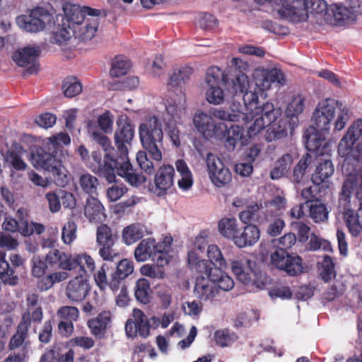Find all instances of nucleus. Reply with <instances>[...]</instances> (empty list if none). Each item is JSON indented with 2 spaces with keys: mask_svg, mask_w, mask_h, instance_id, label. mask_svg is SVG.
Segmentation results:
<instances>
[{
  "mask_svg": "<svg viewBox=\"0 0 362 362\" xmlns=\"http://www.w3.org/2000/svg\"><path fill=\"white\" fill-rule=\"evenodd\" d=\"M243 101L247 109L252 113L250 119H254L253 124L247 129L250 137L256 136L267 127L264 136L266 141L271 142L286 137L288 129H294V126L288 119H279L281 115V109L275 108L273 103L267 102L259 105V98L255 91L245 93Z\"/></svg>",
  "mask_w": 362,
  "mask_h": 362,
  "instance_id": "nucleus-1",
  "label": "nucleus"
},
{
  "mask_svg": "<svg viewBox=\"0 0 362 362\" xmlns=\"http://www.w3.org/2000/svg\"><path fill=\"white\" fill-rule=\"evenodd\" d=\"M120 160V156L115 153V148H110L106 153L93 151L90 168L109 183L115 181L116 173L125 178L132 186L139 187L146 182V177L134 168L129 160Z\"/></svg>",
  "mask_w": 362,
  "mask_h": 362,
  "instance_id": "nucleus-2",
  "label": "nucleus"
},
{
  "mask_svg": "<svg viewBox=\"0 0 362 362\" xmlns=\"http://www.w3.org/2000/svg\"><path fill=\"white\" fill-rule=\"evenodd\" d=\"M338 209L344 215L349 232L353 237L362 233V168L348 175L338 200Z\"/></svg>",
  "mask_w": 362,
  "mask_h": 362,
  "instance_id": "nucleus-3",
  "label": "nucleus"
},
{
  "mask_svg": "<svg viewBox=\"0 0 362 362\" xmlns=\"http://www.w3.org/2000/svg\"><path fill=\"white\" fill-rule=\"evenodd\" d=\"M231 62L232 66L227 74L216 66L209 67L206 71V81L209 86L222 84L232 94L235 100L238 96L243 100L245 93L251 91L248 90L250 81L247 75L249 64L239 58H233Z\"/></svg>",
  "mask_w": 362,
  "mask_h": 362,
  "instance_id": "nucleus-4",
  "label": "nucleus"
},
{
  "mask_svg": "<svg viewBox=\"0 0 362 362\" xmlns=\"http://www.w3.org/2000/svg\"><path fill=\"white\" fill-rule=\"evenodd\" d=\"M62 10L72 26L76 38L81 41L90 40L95 35L99 26L98 17L101 10L89 6H81L69 2L62 4Z\"/></svg>",
  "mask_w": 362,
  "mask_h": 362,
  "instance_id": "nucleus-5",
  "label": "nucleus"
},
{
  "mask_svg": "<svg viewBox=\"0 0 362 362\" xmlns=\"http://www.w3.org/2000/svg\"><path fill=\"white\" fill-rule=\"evenodd\" d=\"M341 103L333 98H326L321 100L317 105L313 114V120L315 128L320 132H327L331 127L337 109H339L337 119L334 123V129L340 131L349 119V110L341 108Z\"/></svg>",
  "mask_w": 362,
  "mask_h": 362,
  "instance_id": "nucleus-6",
  "label": "nucleus"
},
{
  "mask_svg": "<svg viewBox=\"0 0 362 362\" xmlns=\"http://www.w3.org/2000/svg\"><path fill=\"white\" fill-rule=\"evenodd\" d=\"M329 6L325 0H281L280 16L293 23L306 21L309 13L327 15Z\"/></svg>",
  "mask_w": 362,
  "mask_h": 362,
  "instance_id": "nucleus-7",
  "label": "nucleus"
},
{
  "mask_svg": "<svg viewBox=\"0 0 362 362\" xmlns=\"http://www.w3.org/2000/svg\"><path fill=\"white\" fill-rule=\"evenodd\" d=\"M362 135V119L353 122L346 134L343 136L338 146V153L344 158V163L351 165V172L356 170V164L362 163V143L354 144Z\"/></svg>",
  "mask_w": 362,
  "mask_h": 362,
  "instance_id": "nucleus-8",
  "label": "nucleus"
},
{
  "mask_svg": "<svg viewBox=\"0 0 362 362\" xmlns=\"http://www.w3.org/2000/svg\"><path fill=\"white\" fill-rule=\"evenodd\" d=\"M139 138L144 148L155 160H162L163 132L162 124L158 117H149L139 125Z\"/></svg>",
  "mask_w": 362,
  "mask_h": 362,
  "instance_id": "nucleus-9",
  "label": "nucleus"
},
{
  "mask_svg": "<svg viewBox=\"0 0 362 362\" xmlns=\"http://www.w3.org/2000/svg\"><path fill=\"white\" fill-rule=\"evenodd\" d=\"M30 161L34 168L51 173L56 179L57 185L64 186L68 183L66 175L61 177L62 161L57 158V153L46 144L44 146H34L30 150Z\"/></svg>",
  "mask_w": 362,
  "mask_h": 362,
  "instance_id": "nucleus-10",
  "label": "nucleus"
},
{
  "mask_svg": "<svg viewBox=\"0 0 362 362\" xmlns=\"http://www.w3.org/2000/svg\"><path fill=\"white\" fill-rule=\"evenodd\" d=\"M167 245L164 243H156L153 238L143 239L134 250V257L137 262H142L151 259L158 265L168 264Z\"/></svg>",
  "mask_w": 362,
  "mask_h": 362,
  "instance_id": "nucleus-11",
  "label": "nucleus"
},
{
  "mask_svg": "<svg viewBox=\"0 0 362 362\" xmlns=\"http://www.w3.org/2000/svg\"><path fill=\"white\" fill-rule=\"evenodd\" d=\"M117 129L114 134L115 153L120 156V160H129V148L134 138L135 130L132 121L127 116L120 117L117 121Z\"/></svg>",
  "mask_w": 362,
  "mask_h": 362,
  "instance_id": "nucleus-12",
  "label": "nucleus"
},
{
  "mask_svg": "<svg viewBox=\"0 0 362 362\" xmlns=\"http://www.w3.org/2000/svg\"><path fill=\"white\" fill-rule=\"evenodd\" d=\"M118 240L117 234L105 223H101L96 230V243L98 255L105 261L113 262L118 259L119 254L114 248Z\"/></svg>",
  "mask_w": 362,
  "mask_h": 362,
  "instance_id": "nucleus-13",
  "label": "nucleus"
},
{
  "mask_svg": "<svg viewBox=\"0 0 362 362\" xmlns=\"http://www.w3.org/2000/svg\"><path fill=\"white\" fill-rule=\"evenodd\" d=\"M31 262L32 274L37 279L36 286L40 291L49 290L54 284L63 281L68 277L66 272H57L45 275L49 267L44 259L39 257H33Z\"/></svg>",
  "mask_w": 362,
  "mask_h": 362,
  "instance_id": "nucleus-14",
  "label": "nucleus"
},
{
  "mask_svg": "<svg viewBox=\"0 0 362 362\" xmlns=\"http://www.w3.org/2000/svg\"><path fill=\"white\" fill-rule=\"evenodd\" d=\"M272 265L285 272L290 276H296L303 272V259L297 255H290L286 250L276 247L271 253Z\"/></svg>",
  "mask_w": 362,
  "mask_h": 362,
  "instance_id": "nucleus-15",
  "label": "nucleus"
},
{
  "mask_svg": "<svg viewBox=\"0 0 362 362\" xmlns=\"http://www.w3.org/2000/svg\"><path fill=\"white\" fill-rule=\"evenodd\" d=\"M206 164L209 177L216 186L221 187L228 184L232 180L230 170L225 166L223 161L216 155L209 153Z\"/></svg>",
  "mask_w": 362,
  "mask_h": 362,
  "instance_id": "nucleus-16",
  "label": "nucleus"
},
{
  "mask_svg": "<svg viewBox=\"0 0 362 362\" xmlns=\"http://www.w3.org/2000/svg\"><path fill=\"white\" fill-rule=\"evenodd\" d=\"M50 16L47 10L36 7L30 11V15H23L16 19L17 24L23 29L30 33H37L45 27V21Z\"/></svg>",
  "mask_w": 362,
  "mask_h": 362,
  "instance_id": "nucleus-17",
  "label": "nucleus"
},
{
  "mask_svg": "<svg viewBox=\"0 0 362 362\" xmlns=\"http://www.w3.org/2000/svg\"><path fill=\"white\" fill-rule=\"evenodd\" d=\"M314 127L308 129L303 135L306 149L310 152H315L317 156H322L327 153L329 144L322 136V133Z\"/></svg>",
  "mask_w": 362,
  "mask_h": 362,
  "instance_id": "nucleus-18",
  "label": "nucleus"
},
{
  "mask_svg": "<svg viewBox=\"0 0 362 362\" xmlns=\"http://www.w3.org/2000/svg\"><path fill=\"white\" fill-rule=\"evenodd\" d=\"M175 169L172 165H163L159 168L154 177L155 187L152 189L154 194L161 197L166 194L174 183Z\"/></svg>",
  "mask_w": 362,
  "mask_h": 362,
  "instance_id": "nucleus-19",
  "label": "nucleus"
},
{
  "mask_svg": "<svg viewBox=\"0 0 362 362\" xmlns=\"http://www.w3.org/2000/svg\"><path fill=\"white\" fill-rule=\"evenodd\" d=\"M218 294V289L216 283L214 282L211 278H205L204 276L197 278L194 295L200 302L212 303Z\"/></svg>",
  "mask_w": 362,
  "mask_h": 362,
  "instance_id": "nucleus-20",
  "label": "nucleus"
},
{
  "mask_svg": "<svg viewBox=\"0 0 362 362\" xmlns=\"http://www.w3.org/2000/svg\"><path fill=\"white\" fill-rule=\"evenodd\" d=\"M355 19L356 16L351 10L337 4L329 5L325 17V20L330 24L339 26L349 24Z\"/></svg>",
  "mask_w": 362,
  "mask_h": 362,
  "instance_id": "nucleus-21",
  "label": "nucleus"
},
{
  "mask_svg": "<svg viewBox=\"0 0 362 362\" xmlns=\"http://www.w3.org/2000/svg\"><path fill=\"white\" fill-rule=\"evenodd\" d=\"M112 313L110 310H104L87 322L90 333L96 338L102 339L108 328L111 327Z\"/></svg>",
  "mask_w": 362,
  "mask_h": 362,
  "instance_id": "nucleus-22",
  "label": "nucleus"
},
{
  "mask_svg": "<svg viewBox=\"0 0 362 362\" xmlns=\"http://www.w3.org/2000/svg\"><path fill=\"white\" fill-rule=\"evenodd\" d=\"M90 286L88 281L81 276L71 279L66 287V296L72 302L79 303L87 296Z\"/></svg>",
  "mask_w": 362,
  "mask_h": 362,
  "instance_id": "nucleus-23",
  "label": "nucleus"
},
{
  "mask_svg": "<svg viewBox=\"0 0 362 362\" xmlns=\"http://www.w3.org/2000/svg\"><path fill=\"white\" fill-rule=\"evenodd\" d=\"M244 106L239 105L235 110V104H233L232 110L233 112H228L221 108L211 109L210 113L216 118L228 122H239L240 119H250L252 113L247 109L245 102Z\"/></svg>",
  "mask_w": 362,
  "mask_h": 362,
  "instance_id": "nucleus-24",
  "label": "nucleus"
},
{
  "mask_svg": "<svg viewBox=\"0 0 362 362\" xmlns=\"http://www.w3.org/2000/svg\"><path fill=\"white\" fill-rule=\"evenodd\" d=\"M260 232L257 226L254 224H248L243 229H238L237 235L234 238V244L244 248L254 245L259 239Z\"/></svg>",
  "mask_w": 362,
  "mask_h": 362,
  "instance_id": "nucleus-25",
  "label": "nucleus"
},
{
  "mask_svg": "<svg viewBox=\"0 0 362 362\" xmlns=\"http://www.w3.org/2000/svg\"><path fill=\"white\" fill-rule=\"evenodd\" d=\"M134 271V264L127 259L120 260L117 266L116 270L112 274L109 281V287L112 291H117L120 281L125 279Z\"/></svg>",
  "mask_w": 362,
  "mask_h": 362,
  "instance_id": "nucleus-26",
  "label": "nucleus"
},
{
  "mask_svg": "<svg viewBox=\"0 0 362 362\" xmlns=\"http://www.w3.org/2000/svg\"><path fill=\"white\" fill-rule=\"evenodd\" d=\"M84 214L90 222L102 221L106 217L105 208L95 196L87 198L84 206Z\"/></svg>",
  "mask_w": 362,
  "mask_h": 362,
  "instance_id": "nucleus-27",
  "label": "nucleus"
},
{
  "mask_svg": "<svg viewBox=\"0 0 362 362\" xmlns=\"http://www.w3.org/2000/svg\"><path fill=\"white\" fill-rule=\"evenodd\" d=\"M26 310L22 314V316L28 317L30 322L40 323L43 317V312L39 302V296L35 293H32L26 297Z\"/></svg>",
  "mask_w": 362,
  "mask_h": 362,
  "instance_id": "nucleus-28",
  "label": "nucleus"
},
{
  "mask_svg": "<svg viewBox=\"0 0 362 362\" xmlns=\"http://www.w3.org/2000/svg\"><path fill=\"white\" fill-rule=\"evenodd\" d=\"M44 261L47 263L49 268L56 269L61 268L65 270H70V257L64 252L58 250L49 251L45 257Z\"/></svg>",
  "mask_w": 362,
  "mask_h": 362,
  "instance_id": "nucleus-29",
  "label": "nucleus"
},
{
  "mask_svg": "<svg viewBox=\"0 0 362 362\" xmlns=\"http://www.w3.org/2000/svg\"><path fill=\"white\" fill-rule=\"evenodd\" d=\"M31 322L28 321V317L21 316L16 333L10 339L8 346L11 350L20 347L28 336V329L30 327Z\"/></svg>",
  "mask_w": 362,
  "mask_h": 362,
  "instance_id": "nucleus-30",
  "label": "nucleus"
},
{
  "mask_svg": "<svg viewBox=\"0 0 362 362\" xmlns=\"http://www.w3.org/2000/svg\"><path fill=\"white\" fill-rule=\"evenodd\" d=\"M305 109V98L301 95H297L292 98L288 103L285 113L287 119L290 121L293 126H296L298 122V116L301 114Z\"/></svg>",
  "mask_w": 362,
  "mask_h": 362,
  "instance_id": "nucleus-31",
  "label": "nucleus"
},
{
  "mask_svg": "<svg viewBox=\"0 0 362 362\" xmlns=\"http://www.w3.org/2000/svg\"><path fill=\"white\" fill-rule=\"evenodd\" d=\"M40 53V50L38 48L26 47L16 51L12 55V59L18 66L24 67L34 63Z\"/></svg>",
  "mask_w": 362,
  "mask_h": 362,
  "instance_id": "nucleus-32",
  "label": "nucleus"
},
{
  "mask_svg": "<svg viewBox=\"0 0 362 362\" xmlns=\"http://www.w3.org/2000/svg\"><path fill=\"white\" fill-rule=\"evenodd\" d=\"M334 172V165L330 160H324L317 166L312 175V181L316 185L327 182Z\"/></svg>",
  "mask_w": 362,
  "mask_h": 362,
  "instance_id": "nucleus-33",
  "label": "nucleus"
},
{
  "mask_svg": "<svg viewBox=\"0 0 362 362\" xmlns=\"http://www.w3.org/2000/svg\"><path fill=\"white\" fill-rule=\"evenodd\" d=\"M193 122L197 131L205 139L212 135L211 128L214 122L210 115L203 112H196L194 116Z\"/></svg>",
  "mask_w": 362,
  "mask_h": 362,
  "instance_id": "nucleus-34",
  "label": "nucleus"
},
{
  "mask_svg": "<svg viewBox=\"0 0 362 362\" xmlns=\"http://www.w3.org/2000/svg\"><path fill=\"white\" fill-rule=\"evenodd\" d=\"M70 270L78 269L85 274L91 273L95 269V262L93 259L87 254H81L74 258L70 257Z\"/></svg>",
  "mask_w": 362,
  "mask_h": 362,
  "instance_id": "nucleus-35",
  "label": "nucleus"
},
{
  "mask_svg": "<svg viewBox=\"0 0 362 362\" xmlns=\"http://www.w3.org/2000/svg\"><path fill=\"white\" fill-rule=\"evenodd\" d=\"M69 18L64 13L62 17V24L59 25L57 30L53 33L52 37V42L56 44L62 45L67 42L72 36H74V32H72V26Z\"/></svg>",
  "mask_w": 362,
  "mask_h": 362,
  "instance_id": "nucleus-36",
  "label": "nucleus"
},
{
  "mask_svg": "<svg viewBox=\"0 0 362 362\" xmlns=\"http://www.w3.org/2000/svg\"><path fill=\"white\" fill-rule=\"evenodd\" d=\"M23 148L21 146L8 150L6 153V162L16 170L23 171L28 165L22 158Z\"/></svg>",
  "mask_w": 362,
  "mask_h": 362,
  "instance_id": "nucleus-37",
  "label": "nucleus"
},
{
  "mask_svg": "<svg viewBox=\"0 0 362 362\" xmlns=\"http://www.w3.org/2000/svg\"><path fill=\"white\" fill-rule=\"evenodd\" d=\"M151 289L148 279L141 278L136 282L134 296L137 301L146 305L150 303Z\"/></svg>",
  "mask_w": 362,
  "mask_h": 362,
  "instance_id": "nucleus-38",
  "label": "nucleus"
},
{
  "mask_svg": "<svg viewBox=\"0 0 362 362\" xmlns=\"http://www.w3.org/2000/svg\"><path fill=\"white\" fill-rule=\"evenodd\" d=\"M78 182L83 192L89 194V197L98 195L99 181L96 177L88 173H84L80 176Z\"/></svg>",
  "mask_w": 362,
  "mask_h": 362,
  "instance_id": "nucleus-39",
  "label": "nucleus"
},
{
  "mask_svg": "<svg viewBox=\"0 0 362 362\" xmlns=\"http://www.w3.org/2000/svg\"><path fill=\"white\" fill-rule=\"evenodd\" d=\"M293 163L291 155L286 153L283 155L276 163L274 168L270 172V177L272 180H278L284 176Z\"/></svg>",
  "mask_w": 362,
  "mask_h": 362,
  "instance_id": "nucleus-40",
  "label": "nucleus"
},
{
  "mask_svg": "<svg viewBox=\"0 0 362 362\" xmlns=\"http://www.w3.org/2000/svg\"><path fill=\"white\" fill-rule=\"evenodd\" d=\"M226 268H218L214 269V273L211 275V279L214 282L216 283L218 289L223 290L224 291H228L231 290L234 286V281L231 277L223 272V269Z\"/></svg>",
  "mask_w": 362,
  "mask_h": 362,
  "instance_id": "nucleus-41",
  "label": "nucleus"
},
{
  "mask_svg": "<svg viewBox=\"0 0 362 362\" xmlns=\"http://www.w3.org/2000/svg\"><path fill=\"white\" fill-rule=\"evenodd\" d=\"M193 72L192 68L190 66H183L180 69L175 70L170 76L168 86L170 88L182 87L185 85L186 81L189 80Z\"/></svg>",
  "mask_w": 362,
  "mask_h": 362,
  "instance_id": "nucleus-42",
  "label": "nucleus"
},
{
  "mask_svg": "<svg viewBox=\"0 0 362 362\" xmlns=\"http://www.w3.org/2000/svg\"><path fill=\"white\" fill-rule=\"evenodd\" d=\"M219 233L225 238L231 239L234 242V238L238 231L237 221L234 218H224L219 221L218 224Z\"/></svg>",
  "mask_w": 362,
  "mask_h": 362,
  "instance_id": "nucleus-43",
  "label": "nucleus"
},
{
  "mask_svg": "<svg viewBox=\"0 0 362 362\" xmlns=\"http://www.w3.org/2000/svg\"><path fill=\"white\" fill-rule=\"evenodd\" d=\"M309 216L316 223H323L327 221L329 211L325 204L314 202L308 206Z\"/></svg>",
  "mask_w": 362,
  "mask_h": 362,
  "instance_id": "nucleus-44",
  "label": "nucleus"
},
{
  "mask_svg": "<svg viewBox=\"0 0 362 362\" xmlns=\"http://www.w3.org/2000/svg\"><path fill=\"white\" fill-rule=\"evenodd\" d=\"M131 66V62L124 56H116L112 64L110 74L113 77H120L127 73Z\"/></svg>",
  "mask_w": 362,
  "mask_h": 362,
  "instance_id": "nucleus-45",
  "label": "nucleus"
},
{
  "mask_svg": "<svg viewBox=\"0 0 362 362\" xmlns=\"http://www.w3.org/2000/svg\"><path fill=\"white\" fill-rule=\"evenodd\" d=\"M244 135L243 129L238 125H232L226 134L225 147L228 151H232L235 149V146L240 141Z\"/></svg>",
  "mask_w": 362,
  "mask_h": 362,
  "instance_id": "nucleus-46",
  "label": "nucleus"
},
{
  "mask_svg": "<svg viewBox=\"0 0 362 362\" xmlns=\"http://www.w3.org/2000/svg\"><path fill=\"white\" fill-rule=\"evenodd\" d=\"M64 94L67 98H73L82 91L81 82L75 77L66 78L62 84Z\"/></svg>",
  "mask_w": 362,
  "mask_h": 362,
  "instance_id": "nucleus-47",
  "label": "nucleus"
},
{
  "mask_svg": "<svg viewBox=\"0 0 362 362\" xmlns=\"http://www.w3.org/2000/svg\"><path fill=\"white\" fill-rule=\"evenodd\" d=\"M214 341L221 347L230 346L238 339V336L228 329H218L214 332Z\"/></svg>",
  "mask_w": 362,
  "mask_h": 362,
  "instance_id": "nucleus-48",
  "label": "nucleus"
},
{
  "mask_svg": "<svg viewBox=\"0 0 362 362\" xmlns=\"http://www.w3.org/2000/svg\"><path fill=\"white\" fill-rule=\"evenodd\" d=\"M134 317L136 321L137 334L141 337L146 338L150 334V327L148 322V317L139 309L134 310Z\"/></svg>",
  "mask_w": 362,
  "mask_h": 362,
  "instance_id": "nucleus-49",
  "label": "nucleus"
},
{
  "mask_svg": "<svg viewBox=\"0 0 362 362\" xmlns=\"http://www.w3.org/2000/svg\"><path fill=\"white\" fill-rule=\"evenodd\" d=\"M207 255L209 262H211L215 267L227 268V263L223 258V255L217 245H210L207 247Z\"/></svg>",
  "mask_w": 362,
  "mask_h": 362,
  "instance_id": "nucleus-50",
  "label": "nucleus"
},
{
  "mask_svg": "<svg viewBox=\"0 0 362 362\" xmlns=\"http://www.w3.org/2000/svg\"><path fill=\"white\" fill-rule=\"evenodd\" d=\"M312 157L308 153L303 156L299 162L294 168L293 173V180L295 182L299 183L303 180L305 170L311 163Z\"/></svg>",
  "mask_w": 362,
  "mask_h": 362,
  "instance_id": "nucleus-51",
  "label": "nucleus"
},
{
  "mask_svg": "<svg viewBox=\"0 0 362 362\" xmlns=\"http://www.w3.org/2000/svg\"><path fill=\"white\" fill-rule=\"evenodd\" d=\"M334 263L332 257L328 255L324 257L322 262V271L320 276L322 279L328 282L336 276V272L334 269Z\"/></svg>",
  "mask_w": 362,
  "mask_h": 362,
  "instance_id": "nucleus-52",
  "label": "nucleus"
},
{
  "mask_svg": "<svg viewBox=\"0 0 362 362\" xmlns=\"http://www.w3.org/2000/svg\"><path fill=\"white\" fill-rule=\"evenodd\" d=\"M307 249L310 251H316L320 249L325 251H332V246L329 241L320 238L315 233H312L307 244Z\"/></svg>",
  "mask_w": 362,
  "mask_h": 362,
  "instance_id": "nucleus-53",
  "label": "nucleus"
},
{
  "mask_svg": "<svg viewBox=\"0 0 362 362\" xmlns=\"http://www.w3.org/2000/svg\"><path fill=\"white\" fill-rule=\"evenodd\" d=\"M122 238L127 245H131L142 238V232L135 225H131L124 228Z\"/></svg>",
  "mask_w": 362,
  "mask_h": 362,
  "instance_id": "nucleus-54",
  "label": "nucleus"
},
{
  "mask_svg": "<svg viewBox=\"0 0 362 362\" xmlns=\"http://www.w3.org/2000/svg\"><path fill=\"white\" fill-rule=\"evenodd\" d=\"M164 266L158 265L156 262V265L144 264L140 268V272L143 276L153 279H163L165 272L162 267Z\"/></svg>",
  "mask_w": 362,
  "mask_h": 362,
  "instance_id": "nucleus-55",
  "label": "nucleus"
},
{
  "mask_svg": "<svg viewBox=\"0 0 362 362\" xmlns=\"http://www.w3.org/2000/svg\"><path fill=\"white\" fill-rule=\"evenodd\" d=\"M77 226L74 221L64 224L62 231V240L66 245L71 244L76 238Z\"/></svg>",
  "mask_w": 362,
  "mask_h": 362,
  "instance_id": "nucleus-56",
  "label": "nucleus"
},
{
  "mask_svg": "<svg viewBox=\"0 0 362 362\" xmlns=\"http://www.w3.org/2000/svg\"><path fill=\"white\" fill-rule=\"evenodd\" d=\"M259 209L260 205L257 204H254L247 206L246 209L240 212L239 218L243 223L247 225L251 224L250 223L255 220L257 217V213L259 211Z\"/></svg>",
  "mask_w": 362,
  "mask_h": 362,
  "instance_id": "nucleus-57",
  "label": "nucleus"
},
{
  "mask_svg": "<svg viewBox=\"0 0 362 362\" xmlns=\"http://www.w3.org/2000/svg\"><path fill=\"white\" fill-rule=\"evenodd\" d=\"M49 141L47 143L55 153L59 149L62 145H68L70 144L71 139L67 133H59L58 134L50 136Z\"/></svg>",
  "mask_w": 362,
  "mask_h": 362,
  "instance_id": "nucleus-58",
  "label": "nucleus"
},
{
  "mask_svg": "<svg viewBox=\"0 0 362 362\" xmlns=\"http://www.w3.org/2000/svg\"><path fill=\"white\" fill-rule=\"evenodd\" d=\"M215 266L209 260L201 259L191 268L192 270L200 274L201 276L205 275V278H211Z\"/></svg>",
  "mask_w": 362,
  "mask_h": 362,
  "instance_id": "nucleus-59",
  "label": "nucleus"
},
{
  "mask_svg": "<svg viewBox=\"0 0 362 362\" xmlns=\"http://www.w3.org/2000/svg\"><path fill=\"white\" fill-rule=\"evenodd\" d=\"M113 118L112 114L109 110H106L98 117L97 122L98 126L104 133L108 134L112 132Z\"/></svg>",
  "mask_w": 362,
  "mask_h": 362,
  "instance_id": "nucleus-60",
  "label": "nucleus"
},
{
  "mask_svg": "<svg viewBox=\"0 0 362 362\" xmlns=\"http://www.w3.org/2000/svg\"><path fill=\"white\" fill-rule=\"evenodd\" d=\"M269 296L273 300L278 298L282 300H288L292 297V291L288 286H274L269 291Z\"/></svg>",
  "mask_w": 362,
  "mask_h": 362,
  "instance_id": "nucleus-61",
  "label": "nucleus"
},
{
  "mask_svg": "<svg viewBox=\"0 0 362 362\" xmlns=\"http://www.w3.org/2000/svg\"><path fill=\"white\" fill-rule=\"evenodd\" d=\"M127 191V188L122 184H117L116 180L114 184L107 188V197L111 202L119 199Z\"/></svg>",
  "mask_w": 362,
  "mask_h": 362,
  "instance_id": "nucleus-62",
  "label": "nucleus"
},
{
  "mask_svg": "<svg viewBox=\"0 0 362 362\" xmlns=\"http://www.w3.org/2000/svg\"><path fill=\"white\" fill-rule=\"evenodd\" d=\"M206 92V100L209 103L219 105L224 100L223 91L220 86H209Z\"/></svg>",
  "mask_w": 362,
  "mask_h": 362,
  "instance_id": "nucleus-63",
  "label": "nucleus"
},
{
  "mask_svg": "<svg viewBox=\"0 0 362 362\" xmlns=\"http://www.w3.org/2000/svg\"><path fill=\"white\" fill-rule=\"evenodd\" d=\"M57 314L64 320L73 322L78 318L79 310L76 307L63 306L59 309Z\"/></svg>",
  "mask_w": 362,
  "mask_h": 362,
  "instance_id": "nucleus-64",
  "label": "nucleus"
}]
</instances>
